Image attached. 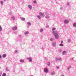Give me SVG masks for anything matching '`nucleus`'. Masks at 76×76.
<instances>
[{"instance_id":"1","label":"nucleus","mask_w":76,"mask_h":76,"mask_svg":"<svg viewBox=\"0 0 76 76\" xmlns=\"http://www.w3.org/2000/svg\"><path fill=\"white\" fill-rule=\"evenodd\" d=\"M53 34L55 35V38L56 39H58L59 37L58 35V32L57 31H53Z\"/></svg>"},{"instance_id":"2","label":"nucleus","mask_w":76,"mask_h":76,"mask_svg":"<svg viewBox=\"0 0 76 76\" xmlns=\"http://www.w3.org/2000/svg\"><path fill=\"white\" fill-rule=\"evenodd\" d=\"M39 15L40 16H43V17H44V16H45V15L44 14L41 12H40L39 14Z\"/></svg>"},{"instance_id":"3","label":"nucleus","mask_w":76,"mask_h":76,"mask_svg":"<svg viewBox=\"0 0 76 76\" xmlns=\"http://www.w3.org/2000/svg\"><path fill=\"white\" fill-rule=\"evenodd\" d=\"M17 27L14 26L12 28V30L14 31H15V30H17Z\"/></svg>"},{"instance_id":"4","label":"nucleus","mask_w":76,"mask_h":76,"mask_svg":"<svg viewBox=\"0 0 76 76\" xmlns=\"http://www.w3.org/2000/svg\"><path fill=\"white\" fill-rule=\"evenodd\" d=\"M69 22V20H65L64 21V23H68Z\"/></svg>"},{"instance_id":"5","label":"nucleus","mask_w":76,"mask_h":76,"mask_svg":"<svg viewBox=\"0 0 76 76\" xmlns=\"http://www.w3.org/2000/svg\"><path fill=\"white\" fill-rule=\"evenodd\" d=\"M28 60H29V61L31 62L32 61V58H27Z\"/></svg>"},{"instance_id":"6","label":"nucleus","mask_w":76,"mask_h":76,"mask_svg":"<svg viewBox=\"0 0 76 76\" xmlns=\"http://www.w3.org/2000/svg\"><path fill=\"white\" fill-rule=\"evenodd\" d=\"M28 7L30 9H32V7L31 5H28Z\"/></svg>"},{"instance_id":"7","label":"nucleus","mask_w":76,"mask_h":76,"mask_svg":"<svg viewBox=\"0 0 76 76\" xmlns=\"http://www.w3.org/2000/svg\"><path fill=\"white\" fill-rule=\"evenodd\" d=\"M44 71L46 73H48V69H45Z\"/></svg>"},{"instance_id":"8","label":"nucleus","mask_w":76,"mask_h":76,"mask_svg":"<svg viewBox=\"0 0 76 76\" xmlns=\"http://www.w3.org/2000/svg\"><path fill=\"white\" fill-rule=\"evenodd\" d=\"M2 57L3 58L6 57V54H4L2 55Z\"/></svg>"},{"instance_id":"9","label":"nucleus","mask_w":76,"mask_h":76,"mask_svg":"<svg viewBox=\"0 0 76 76\" xmlns=\"http://www.w3.org/2000/svg\"><path fill=\"white\" fill-rule=\"evenodd\" d=\"M66 51H64L63 52V55H64V54H66Z\"/></svg>"},{"instance_id":"10","label":"nucleus","mask_w":76,"mask_h":76,"mask_svg":"<svg viewBox=\"0 0 76 76\" xmlns=\"http://www.w3.org/2000/svg\"><path fill=\"white\" fill-rule=\"evenodd\" d=\"M73 26H74V27H76V23H74L73 24Z\"/></svg>"},{"instance_id":"11","label":"nucleus","mask_w":76,"mask_h":76,"mask_svg":"<svg viewBox=\"0 0 76 76\" xmlns=\"http://www.w3.org/2000/svg\"><path fill=\"white\" fill-rule=\"evenodd\" d=\"M20 62H24V60H23L22 59H21L20 60Z\"/></svg>"},{"instance_id":"12","label":"nucleus","mask_w":76,"mask_h":76,"mask_svg":"<svg viewBox=\"0 0 76 76\" xmlns=\"http://www.w3.org/2000/svg\"><path fill=\"white\" fill-rule=\"evenodd\" d=\"M54 74H55V72H52V74H51L52 75H54Z\"/></svg>"},{"instance_id":"13","label":"nucleus","mask_w":76,"mask_h":76,"mask_svg":"<svg viewBox=\"0 0 76 76\" xmlns=\"http://www.w3.org/2000/svg\"><path fill=\"white\" fill-rule=\"evenodd\" d=\"M0 3H1V4H3V1H0Z\"/></svg>"},{"instance_id":"14","label":"nucleus","mask_w":76,"mask_h":76,"mask_svg":"<svg viewBox=\"0 0 76 76\" xmlns=\"http://www.w3.org/2000/svg\"><path fill=\"white\" fill-rule=\"evenodd\" d=\"M28 31H26L25 32V35H28Z\"/></svg>"},{"instance_id":"15","label":"nucleus","mask_w":76,"mask_h":76,"mask_svg":"<svg viewBox=\"0 0 76 76\" xmlns=\"http://www.w3.org/2000/svg\"><path fill=\"white\" fill-rule=\"evenodd\" d=\"M21 19L23 20H25V18H22Z\"/></svg>"},{"instance_id":"16","label":"nucleus","mask_w":76,"mask_h":76,"mask_svg":"<svg viewBox=\"0 0 76 76\" xmlns=\"http://www.w3.org/2000/svg\"><path fill=\"white\" fill-rule=\"evenodd\" d=\"M27 24L28 25H29V26H31V23H29V22H28L27 23Z\"/></svg>"},{"instance_id":"17","label":"nucleus","mask_w":76,"mask_h":76,"mask_svg":"<svg viewBox=\"0 0 76 76\" xmlns=\"http://www.w3.org/2000/svg\"><path fill=\"white\" fill-rule=\"evenodd\" d=\"M37 18H39V19H41V17H40V16H39V15H38L37 16Z\"/></svg>"},{"instance_id":"18","label":"nucleus","mask_w":76,"mask_h":76,"mask_svg":"<svg viewBox=\"0 0 76 76\" xmlns=\"http://www.w3.org/2000/svg\"><path fill=\"white\" fill-rule=\"evenodd\" d=\"M59 46L60 47H63V45L62 44H60L59 45Z\"/></svg>"},{"instance_id":"19","label":"nucleus","mask_w":76,"mask_h":76,"mask_svg":"<svg viewBox=\"0 0 76 76\" xmlns=\"http://www.w3.org/2000/svg\"><path fill=\"white\" fill-rule=\"evenodd\" d=\"M56 28H53L52 30H53V31H54V30H56Z\"/></svg>"},{"instance_id":"20","label":"nucleus","mask_w":76,"mask_h":76,"mask_svg":"<svg viewBox=\"0 0 76 76\" xmlns=\"http://www.w3.org/2000/svg\"><path fill=\"white\" fill-rule=\"evenodd\" d=\"M61 60V58H56V60Z\"/></svg>"},{"instance_id":"21","label":"nucleus","mask_w":76,"mask_h":76,"mask_svg":"<svg viewBox=\"0 0 76 76\" xmlns=\"http://www.w3.org/2000/svg\"><path fill=\"white\" fill-rule=\"evenodd\" d=\"M1 30H2V28H1V26H0V31H1Z\"/></svg>"},{"instance_id":"22","label":"nucleus","mask_w":76,"mask_h":76,"mask_svg":"<svg viewBox=\"0 0 76 76\" xmlns=\"http://www.w3.org/2000/svg\"><path fill=\"white\" fill-rule=\"evenodd\" d=\"M47 65H48V66H50V63H47Z\"/></svg>"},{"instance_id":"23","label":"nucleus","mask_w":76,"mask_h":76,"mask_svg":"<svg viewBox=\"0 0 76 76\" xmlns=\"http://www.w3.org/2000/svg\"><path fill=\"white\" fill-rule=\"evenodd\" d=\"M70 68H71V66H69V67L68 68V69L69 70L70 69Z\"/></svg>"},{"instance_id":"24","label":"nucleus","mask_w":76,"mask_h":76,"mask_svg":"<svg viewBox=\"0 0 76 76\" xmlns=\"http://www.w3.org/2000/svg\"><path fill=\"white\" fill-rule=\"evenodd\" d=\"M1 74H2V72L1 71L0 72V76H1Z\"/></svg>"},{"instance_id":"25","label":"nucleus","mask_w":76,"mask_h":76,"mask_svg":"<svg viewBox=\"0 0 76 76\" xmlns=\"http://www.w3.org/2000/svg\"><path fill=\"white\" fill-rule=\"evenodd\" d=\"M42 31H43V29H41L40 30V32H42Z\"/></svg>"},{"instance_id":"26","label":"nucleus","mask_w":76,"mask_h":76,"mask_svg":"<svg viewBox=\"0 0 76 76\" xmlns=\"http://www.w3.org/2000/svg\"><path fill=\"white\" fill-rule=\"evenodd\" d=\"M34 3H37V1H33Z\"/></svg>"},{"instance_id":"27","label":"nucleus","mask_w":76,"mask_h":76,"mask_svg":"<svg viewBox=\"0 0 76 76\" xmlns=\"http://www.w3.org/2000/svg\"><path fill=\"white\" fill-rule=\"evenodd\" d=\"M45 18H49V17H48V16H46L45 17Z\"/></svg>"},{"instance_id":"28","label":"nucleus","mask_w":76,"mask_h":76,"mask_svg":"<svg viewBox=\"0 0 76 76\" xmlns=\"http://www.w3.org/2000/svg\"><path fill=\"white\" fill-rule=\"evenodd\" d=\"M12 18L13 20H15V18L14 17H12Z\"/></svg>"},{"instance_id":"29","label":"nucleus","mask_w":76,"mask_h":76,"mask_svg":"<svg viewBox=\"0 0 76 76\" xmlns=\"http://www.w3.org/2000/svg\"><path fill=\"white\" fill-rule=\"evenodd\" d=\"M15 53H18V51L15 50Z\"/></svg>"},{"instance_id":"30","label":"nucleus","mask_w":76,"mask_h":76,"mask_svg":"<svg viewBox=\"0 0 76 76\" xmlns=\"http://www.w3.org/2000/svg\"><path fill=\"white\" fill-rule=\"evenodd\" d=\"M50 40V41H53V39H51Z\"/></svg>"},{"instance_id":"31","label":"nucleus","mask_w":76,"mask_h":76,"mask_svg":"<svg viewBox=\"0 0 76 76\" xmlns=\"http://www.w3.org/2000/svg\"><path fill=\"white\" fill-rule=\"evenodd\" d=\"M59 52H60H60H61L62 51H61V50H59Z\"/></svg>"},{"instance_id":"32","label":"nucleus","mask_w":76,"mask_h":76,"mask_svg":"<svg viewBox=\"0 0 76 76\" xmlns=\"http://www.w3.org/2000/svg\"><path fill=\"white\" fill-rule=\"evenodd\" d=\"M63 41H61V43H63Z\"/></svg>"},{"instance_id":"33","label":"nucleus","mask_w":76,"mask_h":76,"mask_svg":"<svg viewBox=\"0 0 76 76\" xmlns=\"http://www.w3.org/2000/svg\"><path fill=\"white\" fill-rule=\"evenodd\" d=\"M0 58H1V56L0 55Z\"/></svg>"},{"instance_id":"34","label":"nucleus","mask_w":76,"mask_h":76,"mask_svg":"<svg viewBox=\"0 0 76 76\" xmlns=\"http://www.w3.org/2000/svg\"><path fill=\"white\" fill-rule=\"evenodd\" d=\"M60 76H64V75H61Z\"/></svg>"},{"instance_id":"35","label":"nucleus","mask_w":76,"mask_h":76,"mask_svg":"<svg viewBox=\"0 0 76 76\" xmlns=\"http://www.w3.org/2000/svg\"><path fill=\"white\" fill-rule=\"evenodd\" d=\"M59 67H57V69H59Z\"/></svg>"},{"instance_id":"36","label":"nucleus","mask_w":76,"mask_h":76,"mask_svg":"<svg viewBox=\"0 0 76 76\" xmlns=\"http://www.w3.org/2000/svg\"><path fill=\"white\" fill-rule=\"evenodd\" d=\"M4 1H6V0H4Z\"/></svg>"},{"instance_id":"37","label":"nucleus","mask_w":76,"mask_h":76,"mask_svg":"<svg viewBox=\"0 0 76 76\" xmlns=\"http://www.w3.org/2000/svg\"><path fill=\"white\" fill-rule=\"evenodd\" d=\"M0 69H1V68L0 67Z\"/></svg>"}]
</instances>
